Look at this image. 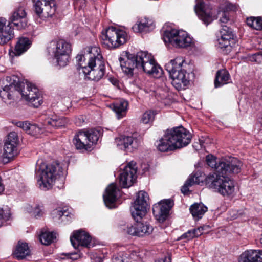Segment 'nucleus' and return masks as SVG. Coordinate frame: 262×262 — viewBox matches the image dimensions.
Wrapping results in <instances>:
<instances>
[{"mask_svg":"<svg viewBox=\"0 0 262 262\" xmlns=\"http://www.w3.org/2000/svg\"><path fill=\"white\" fill-rule=\"evenodd\" d=\"M119 60L123 72L128 75H132L135 69L155 78H159L162 74V68L147 52L141 51L136 55L126 52L125 57H120Z\"/></svg>","mask_w":262,"mask_h":262,"instance_id":"nucleus-1","label":"nucleus"},{"mask_svg":"<svg viewBox=\"0 0 262 262\" xmlns=\"http://www.w3.org/2000/svg\"><path fill=\"white\" fill-rule=\"evenodd\" d=\"M190 133L182 126L168 129L163 136L156 142L159 151L168 152L183 148L191 141Z\"/></svg>","mask_w":262,"mask_h":262,"instance_id":"nucleus-2","label":"nucleus"},{"mask_svg":"<svg viewBox=\"0 0 262 262\" xmlns=\"http://www.w3.org/2000/svg\"><path fill=\"white\" fill-rule=\"evenodd\" d=\"M66 165L59 162L47 164L38 160L35 167V176L39 188L43 190L51 189L57 177L63 176L66 173Z\"/></svg>","mask_w":262,"mask_h":262,"instance_id":"nucleus-3","label":"nucleus"},{"mask_svg":"<svg viewBox=\"0 0 262 262\" xmlns=\"http://www.w3.org/2000/svg\"><path fill=\"white\" fill-rule=\"evenodd\" d=\"M148 200V194L144 191H140L138 192L137 198L130 208L132 215L137 221L138 236L148 235L153 231L152 227L148 223L139 221L146 213Z\"/></svg>","mask_w":262,"mask_h":262,"instance_id":"nucleus-4","label":"nucleus"},{"mask_svg":"<svg viewBox=\"0 0 262 262\" xmlns=\"http://www.w3.org/2000/svg\"><path fill=\"white\" fill-rule=\"evenodd\" d=\"M184 59L177 57L165 65V69L172 79V85L178 91L186 89L189 84V74L184 68Z\"/></svg>","mask_w":262,"mask_h":262,"instance_id":"nucleus-5","label":"nucleus"},{"mask_svg":"<svg viewBox=\"0 0 262 262\" xmlns=\"http://www.w3.org/2000/svg\"><path fill=\"white\" fill-rule=\"evenodd\" d=\"M207 164L214 168L217 174L238 173L240 172L241 162L236 158L227 157L216 160L212 155L206 157Z\"/></svg>","mask_w":262,"mask_h":262,"instance_id":"nucleus-6","label":"nucleus"},{"mask_svg":"<svg viewBox=\"0 0 262 262\" xmlns=\"http://www.w3.org/2000/svg\"><path fill=\"white\" fill-rule=\"evenodd\" d=\"M224 174L213 173L209 174L205 179L207 186L223 196H229L235 190V185L233 180Z\"/></svg>","mask_w":262,"mask_h":262,"instance_id":"nucleus-7","label":"nucleus"},{"mask_svg":"<svg viewBox=\"0 0 262 262\" xmlns=\"http://www.w3.org/2000/svg\"><path fill=\"white\" fill-rule=\"evenodd\" d=\"M47 50L49 54L56 59L59 66L64 67L68 64L71 52V46L69 42L62 39L52 40Z\"/></svg>","mask_w":262,"mask_h":262,"instance_id":"nucleus-8","label":"nucleus"},{"mask_svg":"<svg viewBox=\"0 0 262 262\" xmlns=\"http://www.w3.org/2000/svg\"><path fill=\"white\" fill-rule=\"evenodd\" d=\"M102 42L108 48H116L125 43L128 36L125 31L114 27H108L101 36Z\"/></svg>","mask_w":262,"mask_h":262,"instance_id":"nucleus-9","label":"nucleus"},{"mask_svg":"<svg viewBox=\"0 0 262 262\" xmlns=\"http://www.w3.org/2000/svg\"><path fill=\"white\" fill-rule=\"evenodd\" d=\"M163 38L164 42L171 43L178 48H187L192 44V38L184 31H178L176 29L165 31Z\"/></svg>","mask_w":262,"mask_h":262,"instance_id":"nucleus-10","label":"nucleus"},{"mask_svg":"<svg viewBox=\"0 0 262 262\" xmlns=\"http://www.w3.org/2000/svg\"><path fill=\"white\" fill-rule=\"evenodd\" d=\"M221 37L217 40L216 46L223 54H227L231 51L232 47L236 42L237 38L232 29L226 26H222Z\"/></svg>","mask_w":262,"mask_h":262,"instance_id":"nucleus-11","label":"nucleus"},{"mask_svg":"<svg viewBox=\"0 0 262 262\" xmlns=\"http://www.w3.org/2000/svg\"><path fill=\"white\" fill-rule=\"evenodd\" d=\"M1 83L0 97L4 101L12 99L14 93L21 90L23 85L18 78L15 76L6 77Z\"/></svg>","mask_w":262,"mask_h":262,"instance_id":"nucleus-12","label":"nucleus"},{"mask_svg":"<svg viewBox=\"0 0 262 262\" xmlns=\"http://www.w3.org/2000/svg\"><path fill=\"white\" fill-rule=\"evenodd\" d=\"M33 10L41 19L52 17L56 11L55 0H33Z\"/></svg>","mask_w":262,"mask_h":262,"instance_id":"nucleus-13","label":"nucleus"},{"mask_svg":"<svg viewBox=\"0 0 262 262\" xmlns=\"http://www.w3.org/2000/svg\"><path fill=\"white\" fill-rule=\"evenodd\" d=\"M21 90L18 92L21 94L22 97L28 101L34 107H38L42 103V99L38 89L33 84L23 82Z\"/></svg>","mask_w":262,"mask_h":262,"instance_id":"nucleus-14","label":"nucleus"},{"mask_svg":"<svg viewBox=\"0 0 262 262\" xmlns=\"http://www.w3.org/2000/svg\"><path fill=\"white\" fill-rule=\"evenodd\" d=\"M137 167L135 162H129L119 174V184L123 188L131 186L136 179Z\"/></svg>","mask_w":262,"mask_h":262,"instance_id":"nucleus-15","label":"nucleus"},{"mask_svg":"<svg viewBox=\"0 0 262 262\" xmlns=\"http://www.w3.org/2000/svg\"><path fill=\"white\" fill-rule=\"evenodd\" d=\"M174 205L171 199H164L153 206L152 211L156 219L159 222H163L167 218L169 210Z\"/></svg>","mask_w":262,"mask_h":262,"instance_id":"nucleus-16","label":"nucleus"},{"mask_svg":"<svg viewBox=\"0 0 262 262\" xmlns=\"http://www.w3.org/2000/svg\"><path fill=\"white\" fill-rule=\"evenodd\" d=\"M88 54L85 56L88 58V66L89 69L101 67H105L104 61L100 54V49L94 46L89 47L87 50Z\"/></svg>","mask_w":262,"mask_h":262,"instance_id":"nucleus-17","label":"nucleus"},{"mask_svg":"<svg viewBox=\"0 0 262 262\" xmlns=\"http://www.w3.org/2000/svg\"><path fill=\"white\" fill-rule=\"evenodd\" d=\"M115 143L121 150L132 152L139 145V140L132 136H121L115 138Z\"/></svg>","mask_w":262,"mask_h":262,"instance_id":"nucleus-18","label":"nucleus"},{"mask_svg":"<svg viewBox=\"0 0 262 262\" xmlns=\"http://www.w3.org/2000/svg\"><path fill=\"white\" fill-rule=\"evenodd\" d=\"M70 241L75 248L79 245L87 248L93 246L91 243V237L84 231L79 230L74 232L73 235L70 236Z\"/></svg>","mask_w":262,"mask_h":262,"instance_id":"nucleus-19","label":"nucleus"},{"mask_svg":"<svg viewBox=\"0 0 262 262\" xmlns=\"http://www.w3.org/2000/svg\"><path fill=\"white\" fill-rule=\"evenodd\" d=\"M194 10L199 18L207 25L213 20L211 10L204 2H198Z\"/></svg>","mask_w":262,"mask_h":262,"instance_id":"nucleus-20","label":"nucleus"},{"mask_svg":"<svg viewBox=\"0 0 262 262\" xmlns=\"http://www.w3.org/2000/svg\"><path fill=\"white\" fill-rule=\"evenodd\" d=\"M26 15V12L24 8H18L14 11L10 18L11 23L16 26L17 29L24 28L27 24Z\"/></svg>","mask_w":262,"mask_h":262,"instance_id":"nucleus-21","label":"nucleus"},{"mask_svg":"<svg viewBox=\"0 0 262 262\" xmlns=\"http://www.w3.org/2000/svg\"><path fill=\"white\" fill-rule=\"evenodd\" d=\"M99 67L89 69L86 67L82 68V73L84 74L86 78L90 80L98 81L101 79L105 73V67Z\"/></svg>","mask_w":262,"mask_h":262,"instance_id":"nucleus-22","label":"nucleus"},{"mask_svg":"<svg viewBox=\"0 0 262 262\" xmlns=\"http://www.w3.org/2000/svg\"><path fill=\"white\" fill-rule=\"evenodd\" d=\"M7 20L3 17H0V44L4 45L11 39L14 34L10 23L6 25Z\"/></svg>","mask_w":262,"mask_h":262,"instance_id":"nucleus-23","label":"nucleus"},{"mask_svg":"<svg viewBox=\"0 0 262 262\" xmlns=\"http://www.w3.org/2000/svg\"><path fill=\"white\" fill-rule=\"evenodd\" d=\"M117 186L114 184H111L105 190L103 195V200L105 205L109 208L115 207V203L117 199Z\"/></svg>","mask_w":262,"mask_h":262,"instance_id":"nucleus-24","label":"nucleus"},{"mask_svg":"<svg viewBox=\"0 0 262 262\" xmlns=\"http://www.w3.org/2000/svg\"><path fill=\"white\" fill-rule=\"evenodd\" d=\"M154 28L153 20L147 17L139 19L132 27L135 32H147L153 30Z\"/></svg>","mask_w":262,"mask_h":262,"instance_id":"nucleus-25","label":"nucleus"},{"mask_svg":"<svg viewBox=\"0 0 262 262\" xmlns=\"http://www.w3.org/2000/svg\"><path fill=\"white\" fill-rule=\"evenodd\" d=\"M73 143L77 149L88 150L90 148L86 131H79L74 136Z\"/></svg>","mask_w":262,"mask_h":262,"instance_id":"nucleus-26","label":"nucleus"},{"mask_svg":"<svg viewBox=\"0 0 262 262\" xmlns=\"http://www.w3.org/2000/svg\"><path fill=\"white\" fill-rule=\"evenodd\" d=\"M68 122L69 120L66 117H59L54 115L45 120L44 125L51 126L54 128H58L60 127L64 126L68 124Z\"/></svg>","mask_w":262,"mask_h":262,"instance_id":"nucleus-27","label":"nucleus"},{"mask_svg":"<svg viewBox=\"0 0 262 262\" xmlns=\"http://www.w3.org/2000/svg\"><path fill=\"white\" fill-rule=\"evenodd\" d=\"M128 104L127 101L124 100L117 101L113 104V110L118 119H121L126 115Z\"/></svg>","mask_w":262,"mask_h":262,"instance_id":"nucleus-28","label":"nucleus"},{"mask_svg":"<svg viewBox=\"0 0 262 262\" xmlns=\"http://www.w3.org/2000/svg\"><path fill=\"white\" fill-rule=\"evenodd\" d=\"M230 80L228 72L225 70H219L216 74L214 85L216 88L220 87L229 82Z\"/></svg>","mask_w":262,"mask_h":262,"instance_id":"nucleus-29","label":"nucleus"},{"mask_svg":"<svg viewBox=\"0 0 262 262\" xmlns=\"http://www.w3.org/2000/svg\"><path fill=\"white\" fill-rule=\"evenodd\" d=\"M30 254V250L28 244L26 243L18 242L14 252V256L18 259H22Z\"/></svg>","mask_w":262,"mask_h":262,"instance_id":"nucleus-30","label":"nucleus"},{"mask_svg":"<svg viewBox=\"0 0 262 262\" xmlns=\"http://www.w3.org/2000/svg\"><path fill=\"white\" fill-rule=\"evenodd\" d=\"M190 211L194 218L198 220L207 211V207L202 203H194L190 208Z\"/></svg>","mask_w":262,"mask_h":262,"instance_id":"nucleus-31","label":"nucleus"},{"mask_svg":"<svg viewBox=\"0 0 262 262\" xmlns=\"http://www.w3.org/2000/svg\"><path fill=\"white\" fill-rule=\"evenodd\" d=\"M25 211L36 218L40 217L44 214L43 206L40 204H28L25 208Z\"/></svg>","mask_w":262,"mask_h":262,"instance_id":"nucleus-32","label":"nucleus"},{"mask_svg":"<svg viewBox=\"0 0 262 262\" xmlns=\"http://www.w3.org/2000/svg\"><path fill=\"white\" fill-rule=\"evenodd\" d=\"M30 45L31 42L28 38L22 37L18 41L14 53L15 55L19 56L26 52L30 48Z\"/></svg>","mask_w":262,"mask_h":262,"instance_id":"nucleus-33","label":"nucleus"},{"mask_svg":"<svg viewBox=\"0 0 262 262\" xmlns=\"http://www.w3.org/2000/svg\"><path fill=\"white\" fill-rule=\"evenodd\" d=\"M18 154L17 146L5 142L4 147L3 156L8 159H11Z\"/></svg>","mask_w":262,"mask_h":262,"instance_id":"nucleus-34","label":"nucleus"},{"mask_svg":"<svg viewBox=\"0 0 262 262\" xmlns=\"http://www.w3.org/2000/svg\"><path fill=\"white\" fill-rule=\"evenodd\" d=\"M224 11L220 12L219 14L221 15L219 21L221 24H226L229 20V16H228L226 11H235L236 9V7L233 5L226 2L225 3V8L223 9Z\"/></svg>","mask_w":262,"mask_h":262,"instance_id":"nucleus-35","label":"nucleus"},{"mask_svg":"<svg viewBox=\"0 0 262 262\" xmlns=\"http://www.w3.org/2000/svg\"><path fill=\"white\" fill-rule=\"evenodd\" d=\"M55 234L48 231H41L39 235V239L42 244L48 245L52 243L55 239Z\"/></svg>","mask_w":262,"mask_h":262,"instance_id":"nucleus-36","label":"nucleus"},{"mask_svg":"<svg viewBox=\"0 0 262 262\" xmlns=\"http://www.w3.org/2000/svg\"><path fill=\"white\" fill-rule=\"evenodd\" d=\"M11 220L10 208L7 206L0 209V227L7 224V222Z\"/></svg>","mask_w":262,"mask_h":262,"instance_id":"nucleus-37","label":"nucleus"},{"mask_svg":"<svg viewBox=\"0 0 262 262\" xmlns=\"http://www.w3.org/2000/svg\"><path fill=\"white\" fill-rule=\"evenodd\" d=\"M255 250H246L242 253L238 258L239 262H253Z\"/></svg>","mask_w":262,"mask_h":262,"instance_id":"nucleus-38","label":"nucleus"},{"mask_svg":"<svg viewBox=\"0 0 262 262\" xmlns=\"http://www.w3.org/2000/svg\"><path fill=\"white\" fill-rule=\"evenodd\" d=\"M86 135L88 138L89 145L91 147L93 144H95L98 141L100 137V133L97 130H91L86 131Z\"/></svg>","mask_w":262,"mask_h":262,"instance_id":"nucleus-39","label":"nucleus"},{"mask_svg":"<svg viewBox=\"0 0 262 262\" xmlns=\"http://www.w3.org/2000/svg\"><path fill=\"white\" fill-rule=\"evenodd\" d=\"M142 252H140L137 248L134 250L125 252V257L128 259L137 260L141 258Z\"/></svg>","mask_w":262,"mask_h":262,"instance_id":"nucleus-40","label":"nucleus"},{"mask_svg":"<svg viewBox=\"0 0 262 262\" xmlns=\"http://www.w3.org/2000/svg\"><path fill=\"white\" fill-rule=\"evenodd\" d=\"M52 215L55 220H60L62 218V221H64L65 219H67L68 212L66 210L61 208L54 209L52 212Z\"/></svg>","mask_w":262,"mask_h":262,"instance_id":"nucleus-41","label":"nucleus"},{"mask_svg":"<svg viewBox=\"0 0 262 262\" xmlns=\"http://www.w3.org/2000/svg\"><path fill=\"white\" fill-rule=\"evenodd\" d=\"M154 118L155 114L154 111L148 110L143 114L141 121L144 124H149L154 121Z\"/></svg>","mask_w":262,"mask_h":262,"instance_id":"nucleus-42","label":"nucleus"},{"mask_svg":"<svg viewBox=\"0 0 262 262\" xmlns=\"http://www.w3.org/2000/svg\"><path fill=\"white\" fill-rule=\"evenodd\" d=\"M5 142L10 144H13L14 145L17 146L19 143V139L17 134L15 132H10L8 134Z\"/></svg>","mask_w":262,"mask_h":262,"instance_id":"nucleus-43","label":"nucleus"},{"mask_svg":"<svg viewBox=\"0 0 262 262\" xmlns=\"http://www.w3.org/2000/svg\"><path fill=\"white\" fill-rule=\"evenodd\" d=\"M137 229L136 223L134 225L127 226L124 229V232L128 235L137 236Z\"/></svg>","mask_w":262,"mask_h":262,"instance_id":"nucleus-44","label":"nucleus"},{"mask_svg":"<svg viewBox=\"0 0 262 262\" xmlns=\"http://www.w3.org/2000/svg\"><path fill=\"white\" fill-rule=\"evenodd\" d=\"M125 256V252H120L117 255L113 256L112 259L113 262H125L126 260Z\"/></svg>","mask_w":262,"mask_h":262,"instance_id":"nucleus-45","label":"nucleus"},{"mask_svg":"<svg viewBox=\"0 0 262 262\" xmlns=\"http://www.w3.org/2000/svg\"><path fill=\"white\" fill-rule=\"evenodd\" d=\"M41 132V129L39 127L35 124H31L27 133L33 136H36L40 134Z\"/></svg>","mask_w":262,"mask_h":262,"instance_id":"nucleus-46","label":"nucleus"},{"mask_svg":"<svg viewBox=\"0 0 262 262\" xmlns=\"http://www.w3.org/2000/svg\"><path fill=\"white\" fill-rule=\"evenodd\" d=\"M76 59L79 67V71H80V72H82V68L83 67H86V66L83 65V62L85 59V57L84 55L82 54H78L76 57Z\"/></svg>","mask_w":262,"mask_h":262,"instance_id":"nucleus-47","label":"nucleus"},{"mask_svg":"<svg viewBox=\"0 0 262 262\" xmlns=\"http://www.w3.org/2000/svg\"><path fill=\"white\" fill-rule=\"evenodd\" d=\"M253 28L256 30H262L261 17H255L254 19Z\"/></svg>","mask_w":262,"mask_h":262,"instance_id":"nucleus-48","label":"nucleus"},{"mask_svg":"<svg viewBox=\"0 0 262 262\" xmlns=\"http://www.w3.org/2000/svg\"><path fill=\"white\" fill-rule=\"evenodd\" d=\"M253 262H262V250H255Z\"/></svg>","mask_w":262,"mask_h":262,"instance_id":"nucleus-49","label":"nucleus"},{"mask_svg":"<svg viewBox=\"0 0 262 262\" xmlns=\"http://www.w3.org/2000/svg\"><path fill=\"white\" fill-rule=\"evenodd\" d=\"M193 238H194V235L193 234V232L192 229L188 231L187 232L182 235L180 237V239H186L187 240L189 241Z\"/></svg>","mask_w":262,"mask_h":262,"instance_id":"nucleus-50","label":"nucleus"},{"mask_svg":"<svg viewBox=\"0 0 262 262\" xmlns=\"http://www.w3.org/2000/svg\"><path fill=\"white\" fill-rule=\"evenodd\" d=\"M31 124L27 121L19 122L17 123V126L22 128L24 130L28 133L29 130V126Z\"/></svg>","mask_w":262,"mask_h":262,"instance_id":"nucleus-51","label":"nucleus"},{"mask_svg":"<svg viewBox=\"0 0 262 262\" xmlns=\"http://www.w3.org/2000/svg\"><path fill=\"white\" fill-rule=\"evenodd\" d=\"M204 228L200 227L198 228H194L192 229L194 237H198L203 233Z\"/></svg>","mask_w":262,"mask_h":262,"instance_id":"nucleus-52","label":"nucleus"},{"mask_svg":"<svg viewBox=\"0 0 262 262\" xmlns=\"http://www.w3.org/2000/svg\"><path fill=\"white\" fill-rule=\"evenodd\" d=\"M186 185H189L190 186H192L195 184V182L194 181V178L193 177V175H191L189 176L187 180L186 181Z\"/></svg>","mask_w":262,"mask_h":262,"instance_id":"nucleus-53","label":"nucleus"},{"mask_svg":"<svg viewBox=\"0 0 262 262\" xmlns=\"http://www.w3.org/2000/svg\"><path fill=\"white\" fill-rule=\"evenodd\" d=\"M241 214V213L238 214V213H236V211H234V210H232L230 212V215L231 216V219H233V220L238 218Z\"/></svg>","mask_w":262,"mask_h":262,"instance_id":"nucleus-54","label":"nucleus"},{"mask_svg":"<svg viewBox=\"0 0 262 262\" xmlns=\"http://www.w3.org/2000/svg\"><path fill=\"white\" fill-rule=\"evenodd\" d=\"M190 186L189 185H186V183L184 184V185L182 186L181 189V191L184 194H186L188 191V187Z\"/></svg>","mask_w":262,"mask_h":262,"instance_id":"nucleus-55","label":"nucleus"},{"mask_svg":"<svg viewBox=\"0 0 262 262\" xmlns=\"http://www.w3.org/2000/svg\"><path fill=\"white\" fill-rule=\"evenodd\" d=\"M155 262H171V258L169 256H165L156 260Z\"/></svg>","mask_w":262,"mask_h":262,"instance_id":"nucleus-56","label":"nucleus"},{"mask_svg":"<svg viewBox=\"0 0 262 262\" xmlns=\"http://www.w3.org/2000/svg\"><path fill=\"white\" fill-rule=\"evenodd\" d=\"M254 19V17H250L247 19V25L251 27V28H253V26Z\"/></svg>","mask_w":262,"mask_h":262,"instance_id":"nucleus-57","label":"nucleus"},{"mask_svg":"<svg viewBox=\"0 0 262 262\" xmlns=\"http://www.w3.org/2000/svg\"><path fill=\"white\" fill-rule=\"evenodd\" d=\"M193 177L194 178V181L195 184H199L200 182V180L199 179V177L197 176L196 174H192Z\"/></svg>","mask_w":262,"mask_h":262,"instance_id":"nucleus-58","label":"nucleus"},{"mask_svg":"<svg viewBox=\"0 0 262 262\" xmlns=\"http://www.w3.org/2000/svg\"><path fill=\"white\" fill-rule=\"evenodd\" d=\"M260 243L262 246V233L260 235V239H259Z\"/></svg>","mask_w":262,"mask_h":262,"instance_id":"nucleus-59","label":"nucleus"}]
</instances>
